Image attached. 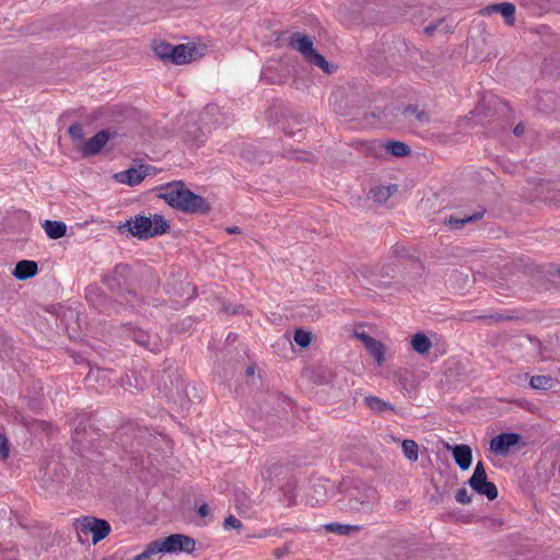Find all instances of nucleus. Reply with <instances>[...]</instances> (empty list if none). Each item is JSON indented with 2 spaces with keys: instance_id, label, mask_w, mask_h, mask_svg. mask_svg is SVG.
Instances as JSON below:
<instances>
[{
  "instance_id": "nucleus-1",
  "label": "nucleus",
  "mask_w": 560,
  "mask_h": 560,
  "mask_svg": "<svg viewBox=\"0 0 560 560\" xmlns=\"http://www.w3.org/2000/svg\"><path fill=\"white\" fill-rule=\"evenodd\" d=\"M159 198L168 206L187 213L205 214L210 210L208 201L188 189L183 182H172L160 186Z\"/></svg>"
},
{
  "instance_id": "nucleus-2",
  "label": "nucleus",
  "mask_w": 560,
  "mask_h": 560,
  "mask_svg": "<svg viewBox=\"0 0 560 560\" xmlns=\"http://www.w3.org/2000/svg\"><path fill=\"white\" fill-rule=\"evenodd\" d=\"M378 502L377 490L360 483L348 488L338 499L337 506L339 510L350 513L371 514Z\"/></svg>"
},
{
  "instance_id": "nucleus-3",
  "label": "nucleus",
  "mask_w": 560,
  "mask_h": 560,
  "mask_svg": "<svg viewBox=\"0 0 560 560\" xmlns=\"http://www.w3.org/2000/svg\"><path fill=\"white\" fill-rule=\"evenodd\" d=\"M195 546L194 538L183 534H172L165 538L151 541L144 551L135 556L132 560H153L159 553H191Z\"/></svg>"
},
{
  "instance_id": "nucleus-4",
  "label": "nucleus",
  "mask_w": 560,
  "mask_h": 560,
  "mask_svg": "<svg viewBox=\"0 0 560 560\" xmlns=\"http://www.w3.org/2000/svg\"><path fill=\"white\" fill-rule=\"evenodd\" d=\"M124 228H127V231L133 237H137L138 240H148L165 234L170 230V224L162 214H137L121 225V229Z\"/></svg>"
},
{
  "instance_id": "nucleus-5",
  "label": "nucleus",
  "mask_w": 560,
  "mask_h": 560,
  "mask_svg": "<svg viewBox=\"0 0 560 560\" xmlns=\"http://www.w3.org/2000/svg\"><path fill=\"white\" fill-rule=\"evenodd\" d=\"M468 485L474 491L485 495L490 501L498 498L497 486L488 480L482 462L477 463L472 476L468 480Z\"/></svg>"
},
{
  "instance_id": "nucleus-6",
  "label": "nucleus",
  "mask_w": 560,
  "mask_h": 560,
  "mask_svg": "<svg viewBox=\"0 0 560 560\" xmlns=\"http://www.w3.org/2000/svg\"><path fill=\"white\" fill-rule=\"evenodd\" d=\"M81 533L85 535L91 533L92 541L95 545L110 533V525L105 520L85 516L81 520L79 525L78 535L80 536Z\"/></svg>"
},
{
  "instance_id": "nucleus-7",
  "label": "nucleus",
  "mask_w": 560,
  "mask_h": 560,
  "mask_svg": "<svg viewBox=\"0 0 560 560\" xmlns=\"http://www.w3.org/2000/svg\"><path fill=\"white\" fill-rule=\"evenodd\" d=\"M126 336L132 339L137 345L143 347L151 352H159L162 347V342L156 335L133 326L125 327Z\"/></svg>"
},
{
  "instance_id": "nucleus-8",
  "label": "nucleus",
  "mask_w": 560,
  "mask_h": 560,
  "mask_svg": "<svg viewBox=\"0 0 560 560\" xmlns=\"http://www.w3.org/2000/svg\"><path fill=\"white\" fill-rule=\"evenodd\" d=\"M110 137L112 133L104 129L81 144H77V148L81 151L83 158L93 156L101 152Z\"/></svg>"
},
{
  "instance_id": "nucleus-9",
  "label": "nucleus",
  "mask_w": 560,
  "mask_h": 560,
  "mask_svg": "<svg viewBox=\"0 0 560 560\" xmlns=\"http://www.w3.org/2000/svg\"><path fill=\"white\" fill-rule=\"evenodd\" d=\"M130 276V267L126 264H118L114 270L103 277V283L112 291H120L127 284Z\"/></svg>"
},
{
  "instance_id": "nucleus-10",
  "label": "nucleus",
  "mask_w": 560,
  "mask_h": 560,
  "mask_svg": "<svg viewBox=\"0 0 560 560\" xmlns=\"http://www.w3.org/2000/svg\"><path fill=\"white\" fill-rule=\"evenodd\" d=\"M521 440L522 436L517 433H500L490 441V450L497 455H504Z\"/></svg>"
},
{
  "instance_id": "nucleus-11",
  "label": "nucleus",
  "mask_w": 560,
  "mask_h": 560,
  "mask_svg": "<svg viewBox=\"0 0 560 560\" xmlns=\"http://www.w3.org/2000/svg\"><path fill=\"white\" fill-rule=\"evenodd\" d=\"M516 8L511 2H501L487 5L480 10L481 15H491L493 13H500L506 25L512 26L515 23Z\"/></svg>"
},
{
  "instance_id": "nucleus-12",
  "label": "nucleus",
  "mask_w": 560,
  "mask_h": 560,
  "mask_svg": "<svg viewBox=\"0 0 560 560\" xmlns=\"http://www.w3.org/2000/svg\"><path fill=\"white\" fill-rule=\"evenodd\" d=\"M446 448L452 451L454 460L462 470H467L470 467L472 462V452L470 446L466 444L451 446L447 444Z\"/></svg>"
},
{
  "instance_id": "nucleus-13",
  "label": "nucleus",
  "mask_w": 560,
  "mask_h": 560,
  "mask_svg": "<svg viewBox=\"0 0 560 560\" xmlns=\"http://www.w3.org/2000/svg\"><path fill=\"white\" fill-rule=\"evenodd\" d=\"M371 150L382 149L394 156L402 158L410 153V148L402 141L371 142Z\"/></svg>"
},
{
  "instance_id": "nucleus-14",
  "label": "nucleus",
  "mask_w": 560,
  "mask_h": 560,
  "mask_svg": "<svg viewBox=\"0 0 560 560\" xmlns=\"http://www.w3.org/2000/svg\"><path fill=\"white\" fill-rule=\"evenodd\" d=\"M290 46L299 50L307 60L316 50L313 48V42L307 35L294 33L290 37Z\"/></svg>"
},
{
  "instance_id": "nucleus-15",
  "label": "nucleus",
  "mask_w": 560,
  "mask_h": 560,
  "mask_svg": "<svg viewBox=\"0 0 560 560\" xmlns=\"http://www.w3.org/2000/svg\"><path fill=\"white\" fill-rule=\"evenodd\" d=\"M38 272V266L33 260H21L15 265L12 272L13 277L18 280H27L36 276Z\"/></svg>"
},
{
  "instance_id": "nucleus-16",
  "label": "nucleus",
  "mask_w": 560,
  "mask_h": 560,
  "mask_svg": "<svg viewBox=\"0 0 560 560\" xmlns=\"http://www.w3.org/2000/svg\"><path fill=\"white\" fill-rule=\"evenodd\" d=\"M196 48L188 47L187 45L180 44L174 46L172 49L171 61L175 65H185L192 60Z\"/></svg>"
},
{
  "instance_id": "nucleus-17",
  "label": "nucleus",
  "mask_w": 560,
  "mask_h": 560,
  "mask_svg": "<svg viewBox=\"0 0 560 560\" xmlns=\"http://www.w3.org/2000/svg\"><path fill=\"white\" fill-rule=\"evenodd\" d=\"M85 296L86 300L100 312L110 313V305L107 303L106 296L103 295L97 288H89Z\"/></svg>"
},
{
  "instance_id": "nucleus-18",
  "label": "nucleus",
  "mask_w": 560,
  "mask_h": 560,
  "mask_svg": "<svg viewBox=\"0 0 560 560\" xmlns=\"http://www.w3.org/2000/svg\"><path fill=\"white\" fill-rule=\"evenodd\" d=\"M364 405L374 413L382 415L387 411L395 412L396 408L394 405L381 399L377 396H366L364 397Z\"/></svg>"
},
{
  "instance_id": "nucleus-19",
  "label": "nucleus",
  "mask_w": 560,
  "mask_h": 560,
  "mask_svg": "<svg viewBox=\"0 0 560 560\" xmlns=\"http://www.w3.org/2000/svg\"><path fill=\"white\" fill-rule=\"evenodd\" d=\"M147 176V172L140 168H129L125 172L118 174V179L120 183L127 184L129 186H135L140 184L144 177Z\"/></svg>"
},
{
  "instance_id": "nucleus-20",
  "label": "nucleus",
  "mask_w": 560,
  "mask_h": 560,
  "mask_svg": "<svg viewBox=\"0 0 560 560\" xmlns=\"http://www.w3.org/2000/svg\"><path fill=\"white\" fill-rule=\"evenodd\" d=\"M365 349L375 359L378 365L385 361V346L375 338H366Z\"/></svg>"
},
{
  "instance_id": "nucleus-21",
  "label": "nucleus",
  "mask_w": 560,
  "mask_h": 560,
  "mask_svg": "<svg viewBox=\"0 0 560 560\" xmlns=\"http://www.w3.org/2000/svg\"><path fill=\"white\" fill-rule=\"evenodd\" d=\"M483 215V212H475L472 214H469V215H464V217H455V215H451L446 223L448 224L450 229L451 230H460L463 229L467 223H470V222H475L479 219H481Z\"/></svg>"
},
{
  "instance_id": "nucleus-22",
  "label": "nucleus",
  "mask_w": 560,
  "mask_h": 560,
  "mask_svg": "<svg viewBox=\"0 0 560 560\" xmlns=\"http://www.w3.org/2000/svg\"><path fill=\"white\" fill-rule=\"evenodd\" d=\"M43 228L48 237L52 240L65 236L67 232V225L61 221L46 220L43 224Z\"/></svg>"
},
{
  "instance_id": "nucleus-23",
  "label": "nucleus",
  "mask_w": 560,
  "mask_h": 560,
  "mask_svg": "<svg viewBox=\"0 0 560 560\" xmlns=\"http://www.w3.org/2000/svg\"><path fill=\"white\" fill-rule=\"evenodd\" d=\"M410 345L419 354H425L430 351L432 342L424 332H417L411 337Z\"/></svg>"
},
{
  "instance_id": "nucleus-24",
  "label": "nucleus",
  "mask_w": 560,
  "mask_h": 560,
  "mask_svg": "<svg viewBox=\"0 0 560 560\" xmlns=\"http://www.w3.org/2000/svg\"><path fill=\"white\" fill-rule=\"evenodd\" d=\"M402 116L406 119H415L420 125L429 122L430 118L424 109H420L418 105H408L402 110Z\"/></svg>"
},
{
  "instance_id": "nucleus-25",
  "label": "nucleus",
  "mask_w": 560,
  "mask_h": 560,
  "mask_svg": "<svg viewBox=\"0 0 560 560\" xmlns=\"http://www.w3.org/2000/svg\"><path fill=\"white\" fill-rule=\"evenodd\" d=\"M557 383V380L550 375H535L529 380V386L537 390L551 389Z\"/></svg>"
},
{
  "instance_id": "nucleus-26",
  "label": "nucleus",
  "mask_w": 560,
  "mask_h": 560,
  "mask_svg": "<svg viewBox=\"0 0 560 560\" xmlns=\"http://www.w3.org/2000/svg\"><path fill=\"white\" fill-rule=\"evenodd\" d=\"M397 191L396 185L377 186L370 190L371 198L376 202H385L390 196Z\"/></svg>"
},
{
  "instance_id": "nucleus-27",
  "label": "nucleus",
  "mask_w": 560,
  "mask_h": 560,
  "mask_svg": "<svg viewBox=\"0 0 560 560\" xmlns=\"http://www.w3.org/2000/svg\"><path fill=\"white\" fill-rule=\"evenodd\" d=\"M205 137H206V133L196 124L187 126V128L184 130V139L186 141H189V142H192V143H201V142H203Z\"/></svg>"
},
{
  "instance_id": "nucleus-28",
  "label": "nucleus",
  "mask_w": 560,
  "mask_h": 560,
  "mask_svg": "<svg viewBox=\"0 0 560 560\" xmlns=\"http://www.w3.org/2000/svg\"><path fill=\"white\" fill-rule=\"evenodd\" d=\"M402 453L410 462H417L419 457V446L413 440H404L401 443Z\"/></svg>"
},
{
  "instance_id": "nucleus-29",
  "label": "nucleus",
  "mask_w": 560,
  "mask_h": 560,
  "mask_svg": "<svg viewBox=\"0 0 560 560\" xmlns=\"http://www.w3.org/2000/svg\"><path fill=\"white\" fill-rule=\"evenodd\" d=\"M307 61L314 66L320 68L325 73H332L335 67L330 65L324 56L315 51L311 57H308Z\"/></svg>"
},
{
  "instance_id": "nucleus-30",
  "label": "nucleus",
  "mask_w": 560,
  "mask_h": 560,
  "mask_svg": "<svg viewBox=\"0 0 560 560\" xmlns=\"http://www.w3.org/2000/svg\"><path fill=\"white\" fill-rule=\"evenodd\" d=\"M326 528L329 532L336 533L338 535H349L351 533H358L360 530V526L358 525H348L339 523H330L326 525Z\"/></svg>"
},
{
  "instance_id": "nucleus-31",
  "label": "nucleus",
  "mask_w": 560,
  "mask_h": 560,
  "mask_svg": "<svg viewBox=\"0 0 560 560\" xmlns=\"http://www.w3.org/2000/svg\"><path fill=\"white\" fill-rule=\"evenodd\" d=\"M125 301L131 308H135L139 313L147 312L144 307V302L142 301V299L138 296L136 291L127 290Z\"/></svg>"
},
{
  "instance_id": "nucleus-32",
  "label": "nucleus",
  "mask_w": 560,
  "mask_h": 560,
  "mask_svg": "<svg viewBox=\"0 0 560 560\" xmlns=\"http://www.w3.org/2000/svg\"><path fill=\"white\" fill-rule=\"evenodd\" d=\"M293 339L298 346H300L301 348H306L307 346H310L312 341V334L311 331H306L300 328L294 331Z\"/></svg>"
},
{
  "instance_id": "nucleus-33",
  "label": "nucleus",
  "mask_w": 560,
  "mask_h": 560,
  "mask_svg": "<svg viewBox=\"0 0 560 560\" xmlns=\"http://www.w3.org/2000/svg\"><path fill=\"white\" fill-rule=\"evenodd\" d=\"M436 31L450 32V26L445 24L444 19H439L436 22H432L424 27V33L429 36H432Z\"/></svg>"
},
{
  "instance_id": "nucleus-34",
  "label": "nucleus",
  "mask_w": 560,
  "mask_h": 560,
  "mask_svg": "<svg viewBox=\"0 0 560 560\" xmlns=\"http://www.w3.org/2000/svg\"><path fill=\"white\" fill-rule=\"evenodd\" d=\"M68 133L69 136L71 137V139L73 140V142L77 144H81L83 141V128L80 124L75 122L73 125H71L68 129Z\"/></svg>"
},
{
  "instance_id": "nucleus-35",
  "label": "nucleus",
  "mask_w": 560,
  "mask_h": 560,
  "mask_svg": "<svg viewBox=\"0 0 560 560\" xmlns=\"http://www.w3.org/2000/svg\"><path fill=\"white\" fill-rule=\"evenodd\" d=\"M173 47L174 46L168 43H161L154 47V52L161 59L171 60Z\"/></svg>"
},
{
  "instance_id": "nucleus-36",
  "label": "nucleus",
  "mask_w": 560,
  "mask_h": 560,
  "mask_svg": "<svg viewBox=\"0 0 560 560\" xmlns=\"http://www.w3.org/2000/svg\"><path fill=\"white\" fill-rule=\"evenodd\" d=\"M120 386L124 388H137L141 389L142 386L138 384V380L128 374L120 378Z\"/></svg>"
},
{
  "instance_id": "nucleus-37",
  "label": "nucleus",
  "mask_w": 560,
  "mask_h": 560,
  "mask_svg": "<svg viewBox=\"0 0 560 560\" xmlns=\"http://www.w3.org/2000/svg\"><path fill=\"white\" fill-rule=\"evenodd\" d=\"M455 499L458 503L468 504L471 502V495L466 488H460L456 491Z\"/></svg>"
},
{
  "instance_id": "nucleus-38",
  "label": "nucleus",
  "mask_w": 560,
  "mask_h": 560,
  "mask_svg": "<svg viewBox=\"0 0 560 560\" xmlns=\"http://www.w3.org/2000/svg\"><path fill=\"white\" fill-rule=\"evenodd\" d=\"M224 528H234V529H240L242 527V522L236 518L235 516L233 515H229L225 520H224Z\"/></svg>"
},
{
  "instance_id": "nucleus-39",
  "label": "nucleus",
  "mask_w": 560,
  "mask_h": 560,
  "mask_svg": "<svg viewBox=\"0 0 560 560\" xmlns=\"http://www.w3.org/2000/svg\"><path fill=\"white\" fill-rule=\"evenodd\" d=\"M8 456H9V441L3 434H0V458L5 459Z\"/></svg>"
},
{
  "instance_id": "nucleus-40",
  "label": "nucleus",
  "mask_w": 560,
  "mask_h": 560,
  "mask_svg": "<svg viewBox=\"0 0 560 560\" xmlns=\"http://www.w3.org/2000/svg\"><path fill=\"white\" fill-rule=\"evenodd\" d=\"M482 318H488V319H492L495 322H503V320H512L514 318V316L508 315V314L495 313L493 315L483 316Z\"/></svg>"
},
{
  "instance_id": "nucleus-41",
  "label": "nucleus",
  "mask_w": 560,
  "mask_h": 560,
  "mask_svg": "<svg viewBox=\"0 0 560 560\" xmlns=\"http://www.w3.org/2000/svg\"><path fill=\"white\" fill-rule=\"evenodd\" d=\"M85 431V427H81V425H78L75 429H74V433H73V440L78 443V444H82L83 443V440L81 439V435L82 433Z\"/></svg>"
},
{
  "instance_id": "nucleus-42",
  "label": "nucleus",
  "mask_w": 560,
  "mask_h": 560,
  "mask_svg": "<svg viewBox=\"0 0 560 560\" xmlns=\"http://www.w3.org/2000/svg\"><path fill=\"white\" fill-rule=\"evenodd\" d=\"M209 511H210V510H209L208 504L203 503V504H201V505L198 508L197 513H198V515H199L200 517H206V516L209 514Z\"/></svg>"
},
{
  "instance_id": "nucleus-43",
  "label": "nucleus",
  "mask_w": 560,
  "mask_h": 560,
  "mask_svg": "<svg viewBox=\"0 0 560 560\" xmlns=\"http://www.w3.org/2000/svg\"><path fill=\"white\" fill-rule=\"evenodd\" d=\"M525 131V126L523 124H517L515 127H514V135L516 137H521Z\"/></svg>"
},
{
  "instance_id": "nucleus-44",
  "label": "nucleus",
  "mask_w": 560,
  "mask_h": 560,
  "mask_svg": "<svg viewBox=\"0 0 560 560\" xmlns=\"http://www.w3.org/2000/svg\"><path fill=\"white\" fill-rule=\"evenodd\" d=\"M261 79H262V80H265V81H267V82H270V83H280V82H281V80H277V79L269 78V77L267 75V72H266V71H264V72L261 73Z\"/></svg>"
},
{
  "instance_id": "nucleus-45",
  "label": "nucleus",
  "mask_w": 560,
  "mask_h": 560,
  "mask_svg": "<svg viewBox=\"0 0 560 560\" xmlns=\"http://www.w3.org/2000/svg\"><path fill=\"white\" fill-rule=\"evenodd\" d=\"M242 310V306H235L233 308H230L229 306H224L225 313H232V314H238Z\"/></svg>"
},
{
  "instance_id": "nucleus-46",
  "label": "nucleus",
  "mask_w": 560,
  "mask_h": 560,
  "mask_svg": "<svg viewBox=\"0 0 560 560\" xmlns=\"http://www.w3.org/2000/svg\"><path fill=\"white\" fill-rule=\"evenodd\" d=\"M225 231L229 233V234H238L241 233V230L238 226H229L225 229Z\"/></svg>"
},
{
  "instance_id": "nucleus-47",
  "label": "nucleus",
  "mask_w": 560,
  "mask_h": 560,
  "mask_svg": "<svg viewBox=\"0 0 560 560\" xmlns=\"http://www.w3.org/2000/svg\"><path fill=\"white\" fill-rule=\"evenodd\" d=\"M357 337L360 338L364 345V347H366V338H372L371 336L362 332V334H357Z\"/></svg>"
},
{
  "instance_id": "nucleus-48",
  "label": "nucleus",
  "mask_w": 560,
  "mask_h": 560,
  "mask_svg": "<svg viewBox=\"0 0 560 560\" xmlns=\"http://www.w3.org/2000/svg\"><path fill=\"white\" fill-rule=\"evenodd\" d=\"M104 560H124V558L121 556H119L118 553H115L113 556L104 558Z\"/></svg>"
},
{
  "instance_id": "nucleus-49",
  "label": "nucleus",
  "mask_w": 560,
  "mask_h": 560,
  "mask_svg": "<svg viewBox=\"0 0 560 560\" xmlns=\"http://www.w3.org/2000/svg\"><path fill=\"white\" fill-rule=\"evenodd\" d=\"M255 373V368L254 366H248L247 370H246V374L247 375H254Z\"/></svg>"
},
{
  "instance_id": "nucleus-50",
  "label": "nucleus",
  "mask_w": 560,
  "mask_h": 560,
  "mask_svg": "<svg viewBox=\"0 0 560 560\" xmlns=\"http://www.w3.org/2000/svg\"><path fill=\"white\" fill-rule=\"evenodd\" d=\"M214 108H215L214 106H207V110H212Z\"/></svg>"
}]
</instances>
